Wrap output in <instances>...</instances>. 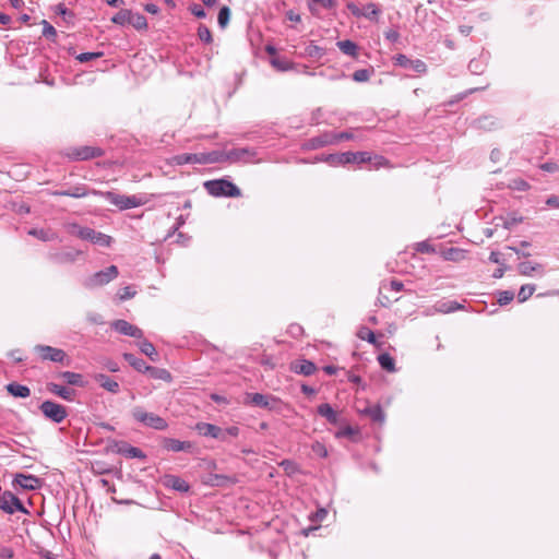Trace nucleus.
<instances>
[{
	"label": "nucleus",
	"mask_w": 559,
	"mask_h": 559,
	"mask_svg": "<svg viewBox=\"0 0 559 559\" xmlns=\"http://www.w3.org/2000/svg\"><path fill=\"white\" fill-rule=\"evenodd\" d=\"M163 447L173 452H180V451H190L192 449V444L188 441H180L173 438H165L163 440Z\"/></svg>",
	"instance_id": "412c9836"
},
{
	"label": "nucleus",
	"mask_w": 559,
	"mask_h": 559,
	"mask_svg": "<svg viewBox=\"0 0 559 559\" xmlns=\"http://www.w3.org/2000/svg\"><path fill=\"white\" fill-rule=\"evenodd\" d=\"M14 483L23 489L34 490L39 486V478L34 475L16 474Z\"/></svg>",
	"instance_id": "aec40b11"
},
{
	"label": "nucleus",
	"mask_w": 559,
	"mask_h": 559,
	"mask_svg": "<svg viewBox=\"0 0 559 559\" xmlns=\"http://www.w3.org/2000/svg\"><path fill=\"white\" fill-rule=\"evenodd\" d=\"M163 484L166 487L180 492H187L190 488L189 484L186 480L175 475H165L163 478Z\"/></svg>",
	"instance_id": "a211bd4d"
},
{
	"label": "nucleus",
	"mask_w": 559,
	"mask_h": 559,
	"mask_svg": "<svg viewBox=\"0 0 559 559\" xmlns=\"http://www.w3.org/2000/svg\"><path fill=\"white\" fill-rule=\"evenodd\" d=\"M49 194L53 197H70L74 199H82L88 194H92V190H90L84 183H78L67 189L50 191Z\"/></svg>",
	"instance_id": "f8f14e48"
},
{
	"label": "nucleus",
	"mask_w": 559,
	"mask_h": 559,
	"mask_svg": "<svg viewBox=\"0 0 559 559\" xmlns=\"http://www.w3.org/2000/svg\"><path fill=\"white\" fill-rule=\"evenodd\" d=\"M102 56H103V52H83L76 57V60H79L80 62L83 63V62H88L91 60L100 58Z\"/></svg>",
	"instance_id": "8fccbe9b"
},
{
	"label": "nucleus",
	"mask_w": 559,
	"mask_h": 559,
	"mask_svg": "<svg viewBox=\"0 0 559 559\" xmlns=\"http://www.w3.org/2000/svg\"><path fill=\"white\" fill-rule=\"evenodd\" d=\"M87 320L93 324H103V317L95 312L87 313Z\"/></svg>",
	"instance_id": "13d9d810"
},
{
	"label": "nucleus",
	"mask_w": 559,
	"mask_h": 559,
	"mask_svg": "<svg viewBox=\"0 0 559 559\" xmlns=\"http://www.w3.org/2000/svg\"><path fill=\"white\" fill-rule=\"evenodd\" d=\"M395 62L397 66L403 67V68H409L417 73H425L427 71V66L423 60H420V59L412 60L402 53H400L395 57Z\"/></svg>",
	"instance_id": "2eb2a0df"
},
{
	"label": "nucleus",
	"mask_w": 559,
	"mask_h": 559,
	"mask_svg": "<svg viewBox=\"0 0 559 559\" xmlns=\"http://www.w3.org/2000/svg\"><path fill=\"white\" fill-rule=\"evenodd\" d=\"M380 13V8L376 3L370 2L364 5L361 16L370 21H374L378 19Z\"/></svg>",
	"instance_id": "473e14b6"
},
{
	"label": "nucleus",
	"mask_w": 559,
	"mask_h": 559,
	"mask_svg": "<svg viewBox=\"0 0 559 559\" xmlns=\"http://www.w3.org/2000/svg\"><path fill=\"white\" fill-rule=\"evenodd\" d=\"M58 377L61 378L69 385H76L82 388L85 385V381L81 373L63 371L60 372Z\"/></svg>",
	"instance_id": "a878e982"
},
{
	"label": "nucleus",
	"mask_w": 559,
	"mask_h": 559,
	"mask_svg": "<svg viewBox=\"0 0 559 559\" xmlns=\"http://www.w3.org/2000/svg\"><path fill=\"white\" fill-rule=\"evenodd\" d=\"M331 144H334L332 133H324L310 140L312 148H320Z\"/></svg>",
	"instance_id": "7c9ffc66"
},
{
	"label": "nucleus",
	"mask_w": 559,
	"mask_h": 559,
	"mask_svg": "<svg viewBox=\"0 0 559 559\" xmlns=\"http://www.w3.org/2000/svg\"><path fill=\"white\" fill-rule=\"evenodd\" d=\"M92 194L104 197L120 210L133 209L144 204V201L135 195H122L112 191L102 192L93 189Z\"/></svg>",
	"instance_id": "7ed1b4c3"
},
{
	"label": "nucleus",
	"mask_w": 559,
	"mask_h": 559,
	"mask_svg": "<svg viewBox=\"0 0 559 559\" xmlns=\"http://www.w3.org/2000/svg\"><path fill=\"white\" fill-rule=\"evenodd\" d=\"M361 414L369 416L372 421L380 424H382L385 418L384 413L379 405L366 407L361 411Z\"/></svg>",
	"instance_id": "cd10ccee"
},
{
	"label": "nucleus",
	"mask_w": 559,
	"mask_h": 559,
	"mask_svg": "<svg viewBox=\"0 0 559 559\" xmlns=\"http://www.w3.org/2000/svg\"><path fill=\"white\" fill-rule=\"evenodd\" d=\"M35 350L39 354L43 360L63 364L67 358L64 350L48 345H37Z\"/></svg>",
	"instance_id": "9b49d317"
},
{
	"label": "nucleus",
	"mask_w": 559,
	"mask_h": 559,
	"mask_svg": "<svg viewBox=\"0 0 559 559\" xmlns=\"http://www.w3.org/2000/svg\"><path fill=\"white\" fill-rule=\"evenodd\" d=\"M270 62L278 71H288L293 68V63L289 60L278 56L272 57Z\"/></svg>",
	"instance_id": "c9c22d12"
},
{
	"label": "nucleus",
	"mask_w": 559,
	"mask_h": 559,
	"mask_svg": "<svg viewBox=\"0 0 559 559\" xmlns=\"http://www.w3.org/2000/svg\"><path fill=\"white\" fill-rule=\"evenodd\" d=\"M332 166H341L350 163H370L371 155L368 152H344L338 154H330L325 159Z\"/></svg>",
	"instance_id": "39448f33"
},
{
	"label": "nucleus",
	"mask_w": 559,
	"mask_h": 559,
	"mask_svg": "<svg viewBox=\"0 0 559 559\" xmlns=\"http://www.w3.org/2000/svg\"><path fill=\"white\" fill-rule=\"evenodd\" d=\"M204 189L209 194L219 198V197H241V190L235 186L233 182L226 179H215L209 180L204 182Z\"/></svg>",
	"instance_id": "f03ea898"
},
{
	"label": "nucleus",
	"mask_w": 559,
	"mask_h": 559,
	"mask_svg": "<svg viewBox=\"0 0 559 559\" xmlns=\"http://www.w3.org/2000/svg\"><path fill=\"white\" fill-rule=\"evenodd\" d=\"M514 298V294L510 290H503L499 293L498 302L501 306L508 305Z\"/></svg>",
	"instance_id": "09e8293b"
},
{
	"label": "nucleus",
	"mask_w": 559,
	"mask_h": 559,
	"mask_svg": "<svg viewBox=\"0 0 559 559\" xmlns=\"http://www.w3.org/2000/svg\"><path fill=\"white\" fill-rule=\"evenodd\" d=\"M292 369L299 374L311 376L317 370L316 365L306 359L297 360L292 365Z\"/></svg>",
	"instance_id": "4be33fe9"
},
{
	"label": "nucleus",
	"mask_w": 559,
	"mask_h": 559,
	"mask_svg": "<svg viewBox=\"0 0 559 559\" xmlns=\"http://www.w3.org/2000/svg\"><path fill=\"white\" fill-rule=\"evenodd\" d=\"M312 2L325 9H331L335 4L334 0H312Z\"/></svg>",
	"instance_id": "680f3d73"
},
{
	"label": "nucleus",
	"mask_w": 559,
	"mask_h": 559,
	"mask_svg": "<svg viewBox=\"0 0 559 559\" xmlns=\"http://www.w3.org/2000/svg\"><path fill=\"white\" fill-rule=\"evenodd\" d=\"M80 254V250L67 249L50 253L49 259L56 264H69L75 262Z\"/></svg>",
	"instance_id": "4468645a"
},
{
	"label": "nucleus",
	"mask_w": 559,
	"mask_h": 559,
	"mask_svg": "<svg viewBox=\"0 0 559 559\" xmlns=\"http://www.w3.org/2000/svg\"><path fill=\"white\" fill-rule=\"evenodd\" d=\"M56 13L58 14H61L63 16H73V13L71 11H69L62 3H59L57 7H56Z\"/></svg>",
	"instance_id": "052dcab7"
},
{
	"label": "nucleus",
	"mask_w": 559,
	"mask_h": 559,
	"mask_svg": "<svg viewBox=\"0 0 559 559\" xmlns=\"http://www.w3.org/2000/svg\"><path fill=\"white\" fill-rule=\"evenodd\" d=\"M140 350L146 355L152 361H158V353L155 349L154 345L147 340H143L139 343Z\"/></svg>",
	"instance_id": "c756f323"
},
{
	"label": "nucleus",
	"mask_w": 559,
	"mask_h": 559,
	"mask_svg": "<svg viewBox=\"0 0 559 559\" xmlns=\"http://www.w3.org/2000/svg\"><path fill=\"white\" fill-rule=\"evenodd\" d=\"M371 71L368 69H359L353 73V80L356 82H367L370 79Z\"/></svg>",
	"instance_id": "de8ad7c7"
},
{
	"label": "nucleus",
	"mask_w": 559,
	"mask_h": 559,
	"mask_svg": "<svg viewBox=\"0 0 559 559\" xmlns=\"http://www.w3.org/2000/svg\"><path fill=\"white\" fill-rule=\"evenodd\" d=\"M111 328L123 335H128L139 340L143 337V331L140 328L122 319L112 321Z\"/></svg>",
	"instance_id": "ddd939ff"
},
{
	"label": "nucleus",
	"mask_w": 559,
	"mask_h": 559,
	"mask_svg": "<svg viewBox=\"0 0 559 559\" xmlns=\"http://www.w3.org/2000/svg\"><path fill=\"white\" fill-rule=\"evenodd\" d=\"M145 372L150 373V376L154 379L164 380L166 382L171 381V374L168 370L164 368H157V367H145Z\"/></svg>",
	"instance_id": "c85d7f7f"
},
{
	"label": "nucleus",
	"mask_w": 559,
	"mask_h": 559,
	"mask_svg": "<svg viewBox=\"0 0 559 559\" xmlns=\"http://www.w3.org/2000/svg\"><path fill=\"white\" fill-rule=\"evenodd\" d=\"M76 236L83 240H88L104 247H108L111 242L110 236L96 231L90 227H80L76 231Z\"/></svg>",
	"instance_id": "9d476101"
},
{
	"label": "nucleus",
	"mask_w": 559,
	"mask_h": 559,
	"mask_svg": "<svg viewBox=\"0 0 559 559\" xmlns=\"http://www.w3.org/2000/svg\"><path fill=\"white\" fill-rule=\"evenodd\" d=\"M501 219L503 221L502 226L506 229H511L516 224H520L523 222V217L516 215L515 213L508 214L506 217H501Z\"/></svg>",
	"instance_id": "58836bf2"
},
{
	"label": "nucleus",
	"mask_w": 559,
	"mask_h": 559,
	"mask_svg": "<svg viewBox=\"0 0 559 559\" xmlns=\"http://www.w3.org/2000/svg\"><path fill=\"white\" fill-rule=\"evenodd\" d=\"M238 158V153L236 152H229L228 154L222 152V151H212V152H204V153H183L174 156V162L177 165H185V164H216L222 163L228 159H236Z\"/></svg>",
	"instance_id": "f257e3e1"
},
{
	"label": "nucleus",
	"mask_w": 559,
	"mask_h": 559,
	"mask_svg": "<svg viewBox=\"0 0 559 559\" xmlns=\"http://www.w3.org/2000/svg\"><path fill=\"white\" fill-rule=\"evenodd\" d=\"M129 24L132 25L138 31H145L147 28L146 17L140 13H133L132 11H131Z\"/></svg>",
	"instance_id": "72a5a7b5"
},
{
	"label": "nucleus",
	"mask_w": 559,
	"mask_h": 559,
	"mask_svg": "<svg viewBox=\"0 0 559 559\" xmlns=\"http://www.w3.org/2000/svg\"><path fill=\"white\" fill-rule=\"evenodd\" d=\"M130 15H131V10L122 9L112 16L111 22L115 24H118V25L129 24Z\"/></svg>",
	"instance_id": "4c0bfd02"
},
{
	"label": "nucleus",
	"mask_w": 559,
	"mask_h": 559,
	"mask_svg": "<svg viewBox=\"0 0 559 559\" xmlns=\"http://www.w3.org/2000/svg\"><path fill=\"white\" fill-rule=\"evenodd\" d=\"M385 38L388 40L394 43L400 38V34L394 29H390L385 33Z\"/></svg>",
	"instance_id": "69168bd1"
},
{
	"label": "nucleus",
	"mask_w": 559,
	"mask_h": 559,
	"mask_svg": "<svg viewBox=\"0 0 559 559\" xmlns=\"http://www.w3.org/2000/svg\"><path fill=\"white\" fill-rule=\"evenodd\" d=\"M334 144L343 140H353L354 135L349 132L332 133Z\"/></svg>",
	"instance_id": "864d4df0"
},
{
	"label": "nucleus",
	"mask_w": 559,
	"mask_h": 559,
	"mask_svg": "<svg viewBox=\"0 0 559 559\" xmlns=\"http://www.w3.org/2000/svg\"><path fill=\"white\" fill-rule=\"evenodd\" d=\"M374 168H380L386 164V159L383 156L374 155L371 156V162Z\"/></svg>",
	"instance_id": "4d7b16f0"
},
{
	"label": "nucleus",
	"mask_w": 559,
	"mask_h": 559,
	"mask_svg": "<svg viewBox=\"0 0 559 559\" xmlns=\"http://www.w3.org/2000/svg\"><path fill=\"white\" fill-rule=\"evenodd\" d=\"M416 250L421 253H431L435 252V249L427 241H421L416 245Z\"/></svg>",
	"instance_id": "5fc2aeb1"
},
{
	"label": "nucleus",
	"mask_w": 559,
	"mask_h": 559,
	"mask_svg": "<svg viewBox=\"0 0 559 559\" xmlns=\"http://www.w3.org/2000/svg\"><path fill=\"white\" fill-rule=\"evenodd\" d=\"M535 292V285L533 284H526L523 285L518 294V299L520 302L526 301Z\"/></svg>",
	"instance_id": "ea45409f"
},
{
	"label": "nucleus",
	"mask_w": 559,
	"mask_h": 559,
	"mask_svg": "<svg viewBox=\"0 0 559 559\" xmlns=\"http://www.w3.org/2000/svg\"><path fill=\"white\" fill-rule=\"evenodd\" d=\"M13 557V550L9 547H3L0 549V558L11 559Z\"/></svg>",
	"instance_id": "0e129e2a"
},
{
	"label": "nucleus",
	"mask_w": 559,
	"mask_h": 559,
	"mask_svg": "<svg viewBox=\"0 0 559 559\" xmlns=\"http://www.w3.org/2000/svg\"><path fill=\"white\" fill-rule=\"evenodd\" d=\"M197 430L200 435L205 437H212L221 440L225 439V430L212 424L199 423L197 424Z\"/></svg>",
	"instance_id": "dca6fc26"
},
{
	"label": "nucleus",
	"mask_w": 559,
	"mask_h": 559,
	"mask_svg": "<svg viewBox=\"0 0 559 559\" xmlns=\"http://www.w3.org/2000/svg\"><path fill=\"white\" fill-rule=\"evenodd\" d=\"M131 415L138 423L156 430H165L168 427L167 421L163 417L154 413H148L140 406L134 407Z\"/></svg>",
	"instance_id": "20e7f679"
},
{
	"label": "nucleus",
	"mask_w": 559,
	"mask_h": 559,
	"mask_svg": "<svg viewBox=\"0 0 559 559\" xmlns=\"http://www.w3.org/2000/svg\"><path fill=\"white\" fill-rule=\"evenodd\" d=\"M198 36L200 40L211 44L213 41L212 33L211 31L203 24H200L198 27Z\"/></svg>",
	"instance_id": "c03bdc74"
},
{
	"label": "nucleus",
	"mask_w": 559,
	"mask_h": 559,
	"mask_svg": "<svg viewBox=\"0 0 559 559\" xmlns=\"http://www.w3.org/2000/svg\"><path fill=\"white\" fill-rule=\"evenodd\" d=\"M336 45L343 53L356 57L358 47L354 41L346 39L337 41Z\"/></svg>",
	"instance_id": "2f4dec72"
},
{
	"label": "nucleus",
	"mask_w": 559,
	"mask_h": 559,
	"mask_svg": "<svg viewBox=\"0 0 559 559\" xmlns=\"http://www.w3.org/2000/svg\"><path fill=\"white\" fill-rule=\"evenodd\" d=\"M41 25H43V36L46 37L47 39L55 41V39L57 37L56 28L51 24H49L46 20L41 21Z\"/></svg>",
	"instance_id": "79ce46f5"
},
{
	"label": "nucleus",
	"mask_w": 559,
	"mask_h": 559,
	"mask_svg": "<svg viewBox=\"0 0 559 559\" xmlns=\"http://www.w3.org/2000/svg\"><path fill=\"white\" fill-rule=\"evenodd\" d=\"M317 412L320 416L324 417L330 424L336 425L338 423V414L336 411L333 409V407L330 404L323 403L319 405Z\"/></svg>",
	"instance_id": "5701e85b"
},
{
	"label": "nucleus",
	"mask_w": 559,
	"mask_h": 559,
	"mask_svg": "<svg viewBox=\"0 0 559 559\" xmlns=\"http://www.w3.org/2000/svg\"><path fill=\"white\" fill-rule=\"evenodd\" d=\"M229 16H230L229 8L228 7H223L219 10L218 16H217L218 24H219V26L222 28L226 27V25L228 24Z\"/></svg>",
	"instance_id": "49530a36"
},
{
	"label": "nucleus",
	"mask_w": 559,
	"mask_h": 559,
	"mask_svg": "<svg viewBox=\"0 0 559 559\" xmlns=\"http://www.w3.org/2000/svg\"><path fill=\"white\" fill-rule=\"evenodd\" d=\"M189 10L194 16L199 19H203L206 16L204 9L200 4L193 3L192 5H190Z\"/></svg>",
	"instance_id": "603ef678"
},
{
	"label": "nucleus",
	"mask_w": 559,
	"mask_h": 559,
	"mask_svg": "<svg viewBox=\"0 0 559 559\" xmlns=\"http://www.w3.org/2000/svg\"><path fill=\"white\" fill-rule=\"evenodd\" d=\"M5 389L14 397L26 399L31 395L29 388L17 382L9 383Z\"/></svg>",
	"instance_id": "b1692460"
},
{
	"label": "nucleus",
	"mask_w": 559,
	"mask_h": 559,
	"mask_svg": "<svg viewBox=\"0 0 559 559\" xmlns=\"http://www.w3.org/2000/svg\"><path fill=\"white\" fill-rule=\"evenodd\" d=\"M28 234L43 241H51L55 239V235L45 229L33 228L28 231Z\"/></svg>",
	"instance_id": "a19ab883"
},
{
	"label": "nucleus",
	"mask_w": 559,
	"mask_h": 559,
	"mask_svg": "<svg viewBox=\"0 0 559 559\" xmlns=\"http://www.w3.org/2000/svg\"><path fill=\"white\" fill-rule=\"evenodd\" d=\"M117 453L124 455L128 459H145L146 455L144 452L135 447L130 445L129 443L121 441L117 443Z\"/></svg>",
	"instance_id": "f3484780"
},
{
	"label": "nucleus",
	"mask_w": 559,
	"mask_h": 559,
	"mask_svg": "<svg viewBox=\"0 0 559 559\" xmlns=\"http://www.w3.org/2000/svg\"><path fill=\"white\" fill-rule=\"evenodd\" d=\"M546 204L551 206V207H559V197L557 195H550L547 200H546Z\"/></svg>",
	"instance_id": "774afa93"
},
{
	"label": "nucleus",
	"mask_w": 559,
	"mask_h": 559,
	"mask_svg": "<svg viewBox=\"0 0 559 559\" xmlns=\"http://www.w3.org/2000/svg\"><path fill=\"white\" fill-rule=\"evenodd\" d=\"M47 390L58 395L59 397L66 400V401H73L75 396V390L50 382L47 384Z\"/></svg>",
	"instance_id": "6ab92c4d"
},
{
	"label": "nucleus",
	"mask_w": 559,
	"mask_h": 559,
	"mask_svg": "<svg viewBox=\"0 0 559 559\" xmlns=\"http://www.w3.org/2000/svg\"><path fill=\"white\" fill-rule=\"evenodd\" d=\"M95 380L108 392L117 393L119 391V383L106 374L98 373L95 376Z\"/></svg>",
	"instance_id": "393cba45"
},
{
	"label": "nucleus",
	"mask_w": 559,
	"mask_h": 559,
	"mask_svg": "<svg viewBox=\"0 0 559 559\" xmlns=\"http://www.w3.org/2000/svg\"><path fill=\"white\" fill-rule=\"evenodd\" d=\"M518 271L521 275L532 276L533 272L543 273V265L539 263L524 261V262L519 263Z\"/></svg>",
	"instance_id": "bb28decb"
},
{
	"label": "nucleus",
	"mask_w": 559,
	"mask_h": 559,
	"mask_svg": "<svg viewBox=\"0 0 559 559\" xmlns=\"http://www.w3.org/2000/svg\"><path fill=\"white\" fill-rule=\"evenodd\" d=\"M378 361L382 369H384L389 372L395 371L394 359L389 354H386V353L380 354L378 356Z\"/></svg>",
	"instance_id": "e433bc0d"
},
{
	"label": "nucleus",
	"mask_w": 559,
	"mask_h": 559,
	"mask_svg": "<svg viewBox=\"0 0 559 559\" xmlns=\"http://www.w3.org/2000/svg\"><path fill=\"white\" fill-rule=\"evenodd\" d=\"M280 466L283 467L284 472L289 476L296 474L299 471L298 465L290 460H283L280 463Z\"/></svg>",
	"instance_id": "37998d69"
},
{
	"label": "nucleus",
	"mask_w": 559,
	"mask_h": 559,
	"mask_svg": "<svg viewBox=\"0 0 559 559\" xmlns=\"http://www.w3.org/2000/svg\"><path fill=\"white\" fill-rule=\"evenodd\" d=\"M39 409L44 416L56 424H60L68 416L67 408L52 401H45L40 404Z\"/></svg>",
	"instance_id": "0eeeda50"
},
{
	"label": "nucleus",
	"mask_w": 559,
	"mask_h": 559,
	"mask_svg": "<svg viewBox=\"0 0 559 559\" xmlns=\"http://www.w3.org/2000/svg\"><path fill=\"white\" fill-rule=\"evenodd\" d=\"M134 295H135V292H134V290H132L130 286H126V287L121 288V289L118 292V296H119L120 300H127V299H130V298H132Z\"/></svg>",
	"instance_id": "3c124183"
},
{
	"label": "nucleus",
	"mask_w": 559,
	"mask_h": 559,
	"mask_svg": "<svg viewBox=\"0 0 559 559\" xmlns=\"http://www.w3.org/2000/svg\"><path fill=\"white\" fill-rule=\"evenodd\" d=\"M359 337L362 340H367L369 343L374 344L376 343V335L370 330H365L359 333Z\"/></svg>",
	"instance_id": "6e6d98bb"
},
{
	"label": "nucleus",
	"mask_w": 559,
	"mask_h": 559,
	"mask_svg": "<svg viewBox=\"0 0 559 559\" xmlns=\"http://www.w3.org/2000/svg\"><path fill=\"white\" fill-rule=\"evenodd\" d=\"M305 53L310 58H321L323 55V49L314 45L313 43H310L305 48Z\"/></svg>",
	"instance_id": "a18cd8bd"
},
{
	"label": "nucleus",
	"mask_w": 559,
	"mask_h": 559,
	"mask_svg": "<svg viewBox=\"0 0 559 559\" xmlns=\"http://www.w3.org/2000/svg\"><path fill=\"white\" fill-rule=\"evenodd\" d=\"M123 358L128 361L135 370L145 372V367H148L145 361L141 358L135 357L133 354L124 353Z\"/></svg>",
	"instance_id": "f704fd0d"
},
{
	"label": "nucleus",
	"mask_w": 559,
	"mask_h": 559,
	"mask_svg": "<svg viewBox=\"0 0 559 559\" xmlns=\"http://www.w3.org/2000/svg\"><path fill=\"white\" fill-rule=\"evenodd\" d=\"M468 68L469 70L475 73V74H478L481 72V68H480V63L479 61H476V60H472L468 64Z\"/></svg>",
	"instance_id": "e2e57ef3"
},
{
	"label": "nucleus",
	"mask_w": 559,
	"mask_h": 559,
	"mask_svg": "<svg viewBox=\"0 0 559 559\" xmlns=\"http://www.w3.org/2000/svg\"><path fill=\"white\" fill-rule=\"evenodd\" d=\"M389 286L394 292H401L404 287L403 283L401 281H396V280L391 281Z\"/></svg>",
	"instance_id": "338daca9"
},
{
	"label": "nucleus",
	"mask_w": 559,
	"mask_h": 559,
	"mask_svg": "<svg viewBox=\"0 0 559 559\" xmlns=\"http://www.w3.org/2000/svg\"><path fill=\"white\" fill-rule=\"evenodd\" d=\"M104 150L95 146L69 147L64 151V156L72 160H87L104 155Z\"/></svg>",
	"instance_id": "423d86ee"
},
{
	"label": "nucleus",
	"mask_w": 559,
	"mask_h": 559,
	"mask_svg": "<svg viewBox=\"0 0 559 559\" xmlns=\"http://www.w3.org/2000/svg\"><path fill=\"white\" fill-rule=\"evenodd\" d=\"M254 406L267 409V411H281L282 401L271 394H247V400Z\"/></svg>",
	"instance_id": "1a4fd4ad"
},
{
	"label": "nucleus",
	"mask_w": 559,
	"mask_h": 559,
	"mask_svg": "<svg viewBox=\"0 0 559 559\" xmlns=\"http://www.w3.org/2000/svg\"><path fill=\"white\" fill-rule=\"evenodd\" d=\"M118 269L116 265H110L106 267L105 270H102L99 272H96L93 274L90 278H87L85 286L88 288H94L98 286H103L114 278L118 276Z\"/></svg>",
	"instance_id": "6e6552de"
},
{
	"label": "nucleus",
	"mask_w": 559,
	"mask_h": 559,
	"mask_svg": "<svg viewBox=\"0 0 559 559\" xmlns=\"http://www.w3.org/2000/svg\"><path fill=\"white\" fill-rule=\"evenodd\" d=\"M347 9L352 12L356 17H361L362 9H360L355 3L350 2L347 4Z\"/></svg>",
	"instance_id": "bf43d9fd"
}]
</instances>
